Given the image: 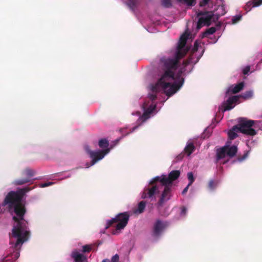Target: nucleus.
Returning <instances> with one entry per match:
<instances>
[{"mask_svg": "<svg viewBox=\"0 0 262 262\" xmlns=\"http://www.w3.org/2000/svg\"><path fill=\"white\" fill-rule=\"evenodd\" d=\"M187 39V34L182 35L178 43L177 51L174 57H163L160 59V63L162 65L164 73L156 84L152 86L153 92H157L158 91V88H161L167 96H171L183 85L184 81L183 78H181L179 81H176L173 83L171 82L176 79L174 72L178 68L179 60L184 56L188 51L184 49Z\"/></svg>", "mask_w": 262, "mask_h": 262, "instance_id": "f257e3e1", "label": "nucleus"}, {"mask_svg": "<svg viewBox=\"0 0 262 262\" xmlns=\"http://www.w3.org/2000/svg\"><path fill=\"white\" fill-rule=\"evenodd\" d=\"M13 208L17 216L13 217L16 224L13 226L12 235H10V244L12 248L17 250L27 239L29 232L27 231V223L24 219L26 211L25 206L21 202Z\"/></svg>", "mask_w": 262, "mask_h": 262, "instance_id": "f03ea898", "label": "nucleus"}, {"mask_svg": "<svg viewBox=\"0 0 262 262\" xmlns=\"http://www.w3.org/2000/svg\"><path fill=\"white\" fill-rule=\"evenodd\" d=\"M99 146L101 148H105L103 150L92 151L88 147L86 148L88 154L92 159V162L90 165L86 164V167H89L91 165H94L99 160L102 159L105 155L110 152V149L108 148L109 143L106 139H101L99 141Z\"/></svg>", "mask_w": 262, "mask_h": 262, "instance_id": "7ed1b4c3", "label": "nucleus"}, {"mask_svg": "<svg viewBox=\"0 0 262 262\" xmlns=\"http://www.w3.org/2000/svg\"><path fill=\"white\" fill-rule=\"evenodd\" d=\"M130 214L128 212H124L118 213L115 217L108 220L107 222V226L105 228L107 229L113 224L118 223L116 226L117 230H120L124 229L127 225L129 221Z\"/></svg>", "mask_w": 262, "mask_h": 262, "instance_id": "20e7f679", "label": "nucleus"}, {"mask_svg": "<svg viewBox=\"0 0 262 262\" xmlns=\"http://www.w3.org/2000/svg\"><path fill=\"white\" fill-rule=\"evenodd\" d=\"M197 16L199 17L196 26V28L198 30L203 26H209L212 21L215 22L216 21L212 11H199L197 13Z\"/></svg>", "mask_w": 262, "mask_h": 262, "instance_id": "39448f33", "label": "nucleus"}, {"mask_svg": "<svg viewBox=\"0 0 262 262\" xmlns=\"http://www.w3.org/2000/svg\"><path fill=\"white\" fill-rule=\"evenodd\" d=\"M255 121L252 120H248L246 118L239 119L238 124H237L239 132L249 136H254L256 134V131L252 128Z\"/></svg>", "mask_w": 262, "mask_h": 262, "instance_id": "423d86ee", "label": "nucleus"}, {"mask_svg": "<svg viewBox=\"0 0 262 262\" xmlns=\"http://www.w3.org/2000/svg\"><path fill=\"white\" fill-rule=\"evenodd\" d=\"M180 176V171L179 170H172L168 174V177L162 175V177H156L151 181V184L154 183L155 182H159L161 185H169L172 186L173 181L176 180Z\"/></svg>", "mask_w": 262, "mask_h": 262, "instance_id": "0eeeda50", "label": "nucleus"}, {"mask_svg": "<svg viewBox=\"0 0 262 262\" xmlns=\"http://www.w3.org/2000/svg\"><path fill=\"white\" fill-rule=\"evenodd\" d=\"M22 199L21 195L16 191H10L6 196L3 203V205H8L10 209H12L13 206L21 202Z\"/></svg>", "mask_w": 262, "mask_h": 262, "instance_id": "6e6552de", "label": "nucleus"}, {"mask_svg": "<svg viewBox=\"0 0 262 262\" xmlns=\"http://www.w3.org/2000/svg\"><path fill=\"white\" fill-rule=\"evenodd\" d=\"M36 173V171L29 167L25 168L21 171V175L25 178L15 180L13 184L15 185H22L28 183H30L32 181L33 177Z\"/></svg>", "mask_w": 262, "mask_h": 262, "instance_id": "1a4fd4ad", "label": "nucleus"}, {"mask_svg": "<svg viewBox=\"0 0 262 262\" xmlns=\"http://www.w3.org/2000/svg\"><path fill=\"white\" fill-rule=\"evenodd\" d=\"M151 181L149 183V185H151V186L144 189L142 195V199L152 198L156 193L159 192V187L157 184L158 182H155L153 184H151Z\"/></svg>", "mask_w": 262, "mask_h": 262, "instance_id": "9d476101", "label": "nucleus"}, {"mask_svg": "<svg viewBox=\"0 0 262 262\" xmlns=\"http://www.w3.org/2000/svg\"><path fill=\"white\" fill-rule=\"evenodd\" d=\"M166 226V223L157 220L154 225L152 236L155 238L159 237Z\"/></svg>", "mask_w": 262, "mask_h": 262, "instance_id": "9b49d317", "label": "nucleus"}, {"mask_svg": "<svg viewBox=\"0 0 262 262\" xmlns=\"http://www.w3.org/2000/svg\"><path fill=\"white\" fill-rule=\"evenodd\" d=\"M162 185L164 186V188L158 202L159 206H162L165 202L169 200L171 197V188L172 186L169 185Z\"/></svg>", "mask_w": 262, "mask_h": 262, "instance_id": "f8f14e48", "label": "nucleus"}, {"mask_svg": "<svg viewBox=\"0 0 262 262\" xmlns=\"http://www.w3.org/2000/svg\"><path fill=\"white\" fill-rule=\"evenodd\" d=\"M239 98V96H233L229 97L223 103L224 111H229L232 109L235 106V103L238 101Z\"/></svg>", "mask_w": 262, "mask_h": 262, "instance_id": "ddd939ff", "label": "nucleus"}, {"mask_svg": "<svg viewBox=\"0 0 262 262\" xmlns=\"http://www.w3.org/2000/svg\"><path fill=\"white\" fill-rule=\"evenodd\" d=\"M244 86V82H241L238 83L236 85H231L229 86L227 91H226V95H229L231 93L232 94H236L242 91Z\"/></svg>", "mask_w": 262, "mask_h": 262, "instance_id": "4468645a", "label": "nucleus"}, {"mask_svg": "<svg viewBox=\"0 0 262 262\" xmlns=\"http://www.w3.org/2000/svg\"><path fill=\"white\" fill-rule=\"evenodd\" d=\"M71 256L74 262H86L88 260L86 256L77 251H73L72 253Z\"/></svg>", "mask_w": 262, "mask_h": 262, "instance_id": "2eb2a0df", "label": "nucleus"}, {"mask_svg": "<svg viewBox=\"0 0 262 262\" xmlns=\"http://www.w3.org/2000/svg\"><path fill=\"white\" fill-rule=\"evenodd\" d=\"M230 142L227 141L225 146H227V155L230 157H233L237 152V147L235 145L230 146Z\"/></svg>", "mask_w": 262, "mask_h": 262, "instance_id": "dca6fc26", "label": "nucleus"}, {"mask_svg": "<svg viewBox=\"0 0 262 262\" xmlns=\"http://www.w3.org/2000/svg\"><path fill=\"white\" fill-rule=\"evenodd\" d=\"M227 155V146H223L222 148L217 150L216 152V160L219 161L220 159H223Z\"/></svg>", "mask_w": 262, "mask_h": 262, "instance_id": "f3484780", "label": "nucleus"}, {"mask_svg": "<svg viewBox=\"0 0 262 262\" xmlns=\"http://www.w3.org/2000/svg\"><path fill=\"white\" fill-rule=\"evenodd\" d=\"M237 132H239V129L237 125L234 126L231 129H230L228 133L229 138L230 140H234L237 137Z\"/></svg>", "mask_w": 262, "mask_h": 262, "instance_id": "a211bd4d", "label": "nucleus"}, {"mask_svg": "<svg viewBox=\"0 0 262 262\" xmlns=\"http://www.w3.org/2000/svg\"><path fill=\"white\" fill-rule=\"evenodd\" d=\"M216 10L219 11L217 13L214 14L215 18L217 21L219 17L224 15L226 13L224 5H220L218 6Z\"/></svg>", "mask_w": 262, "mask_h": 262, "instance_id": "6ab92c4d", "label": "nucleus"}, {"mask_svg": "<svg viewBox=\"0 0 262 262\" xmlns=\"http://www.w3.org/2000/svg\"><path fill=\"white\" fill-rule=\"evenodd\" d=\"M195 147L192 143H190L185 147L184 150L188 156H190L194 150Z\"/></svg>", "mask_w": 262, "mask_h": 262, "instance_id": "aec40b11", "label": "nucleus"}, {"mask_svg": "<svg viewBox=\"0 0 262 262\" xmlns=\"http://www.w3.org/2000/svg\"><path fill=\"white\" fill-rule=\"evenodd\" d=\"M146 206V202L145 201H141L139 204L138 206L137 210H136L135 212H138L139 213H141L143 212Z\"/></svg>", "mask_w": 262, "mask_h": 262, "instance_id": "412c9836", "label": "nucleus"}, {"mask_svg": "<svg viewBox=\"0 0 262 262\" xmlns=\"http://www.w3.org/2000/svg\"><path fill=\"white\" fill-rule=\"evenodd\" d=\"M216 29L215 27H212L207 29L203 34V37H207L209 35L213 34Z\"/></svg>", "mask_w": 262, "mask_h": 262, "instance_id": "4be33fe9", "label": "nucleus"}, {"mask_svg": "<svg viewBox=\"0 0 262 262\" xmlns=\"http://www.w3.org/2000/svg\"><path fill=\"white\" fill-rule=\"evenodd\" d=\"M34 188V187H33L32 188L29 187H26L20 189L17 192L19 193V195H21V199H23V196L26 192H29V191L33 189Z\"/></svg>", "mask_w": 262, "mask_h": 262, "instance_id": "5701e85b", "label": "nucleus"}, {"mask_svg": "<svg viewBox=\"0 0 262 262\" xmlns=\"http://www.w3.org/2000/svg\"><path fill=\"white\" fill-rule=\"evenodd\" d=\"M150 115L149 114V113L145 111L143 115L139 118L138 121H141V123H143L148 119Z\"/></svg>", "mask_w": 262, "mask_h": 262, "instance_id": "b1692460", "label": "nucleus"}, {"mask_svg": "<svg viewBox=\"0 0 262 262\" xmlns=\"http://www.w3.org/2000/svg\"><path fill=\"white\" fill-rule=\"evenodd\" d=\"M138 3V0H128L127 5L132 9L134 10Z\"/></svg>", "mask_w": 262, "mask_h": 262, "instance_id": "393cba45", "label": "nucleus"}, {"mask_svg": "<svg viewBox=\"0 0 262 262\" xmlns=\"http://www.w3.org/2000/svg\"><path fill=\"white\" fill-rule=\"evenodd\" d=\"M217 181H215L213 180H210L209 181V183L208 184V187L209 189L213 190L217 186Z\"/></svg>", "mask_w": 262, "mask_h": 262, "instance_id": "a878e982", "label": "nucleus"}, {"mask_svg": "<svg viewBox=\"0 0 262 262\" xmlns=\"http://www.w3.org/2000/svg\"><path fill=\"white\" fill-rule=\"evenodd\" d=\"M188 179L189 181L188 186H191L193 182L194 181V178L192 172H189L187 173Z\"/></svg>", "mask_w": 262, "mask_h": 262, "instance_id": "bb28decb", "label": "nucleus"}, {"mask_svg": "<svg viewBox=\"0 0 262 262\" xmlns=\"http://www.w3.org/2000/svg\"><path fill=\"white\" fill-rule=\"evenodd\" d=\"M253 95V92L252 91H246L242 95V97L245 99H248L252 97Z\"/></svg>", "mask_w": 262, "mask_h": 262, "instance_id": "cd10ccee", "label": "nucleus"}, {"mask_svg": "<svg viewBox=\"0 0 262 262\" xmlns=\"http://www.w3.org/2000/svg\"><path fill=\"white\" fill-rule=\"evenodd\" d=\"M179 2H183L188 6H193L195 5V0H178Z\"/></svg>", "mask_w": 262, "mask_h": 262, "instance_id": "c85d7f7f", "label": "nucleus"}, {"mask_svg": "<svg viewBox=\"0 0 262 262\" xmlns=\"http://www.w3.org/2000/svg\"><path fill=\"white\" fill-rule=\"evenodd\" d=\"M162 5L166 8H169L171 6L170 0H162Z\"/></svg>", "mask_w": 262, "mask_h": 262, "instance_id": "c756f323", "label": "nucleus"}, {"mask_svg": "<svg viewBox=\"0 0 262 262\" xmlns=\"http://www.w3.org/2000/svg\"><path fill=\"white\" fill-rule=\"evenodd\" d=\"M54 183L53 182H48L46 183H41L39 185V187L43 188L52 185Z\"/></svg>", "mask_w": 262, "mask_h": 262, "instance_id": "7c9ffc66", "label": "nucleus"}, {"mask_svg": "<svg viewBox=\"0 0 262 262\" xmlns=\"http://www.w3.org/2000/svg\"><path fill=\"white\" fill-rule=\"evenodd\" d=\"M91 250L92 248L90 245H86L82 247V252L84 253L89 252Z\"/></svg>", "mask_w": 262, "mask_h": 262, "instance_id": "2f4dec72", "label": "nucleus"}, {"mask_svg": "<svg viewBox=\"0 0 262 262\" xmlns=\"http://www.w3.org/2000/svg\"><path fill=\"white\" fill-rule=\"evenodd\" d=\"M192 58L191 57H189L187 59L183 61V64L185 67L188 66V64L192 63Z\"/></svg>", "mask_w": 262, "mask_h": 262, "instance_id": "473e14b6", "label": "nucleus"}, {"mask_svg": "<svg viewBox=\"0 0 262 262\" xmlns=\"http://www.w3.org/2000/svg\"><path fill=\"white\" fill-rule=\"evenodd\" d=\"M253 7H257L262 4V0H253Z\"/></svg>", "mask_w": 262, "mask_h": 262, "instance_id": "72a5a7b5", "label": "nucleus"}, {"mask_svg": "<svg viewBox=\"0 0 262 262\" xmlns=\"http://www.w3.org/2000/svg\"><path fill=\"white\" fill-rule=\"evenodd\" d=\"M242 18V16L241 15H236V16H234L232 19V22L233 24H235L237 22H238L239 20H241Z\"/></svg>", "mask_w": 262, "mask_h": 262, "instance_id": "f704fd0d", "label": "nucleus"}, {"mask_svg": "<svg viewBox=\"0 0 262 262\" xmlns=\"http://www.w3.org/2000/svg\"><path fill=\"white\" fill-rule=\"evenodd\" d=\"M119 257L118 254H116L114 255L111 259L112 262H118L119 261Z\"/></svg>", "mask_w": 262, "mask_h": 262, "instance_id": "c9c22d12", "label": "nucleus"}, {"mask_svg": "<svg viewBox=\"0 0 262 262\" xmlns=\"http://www.w3.org/2000/svg\"><path fill=\"white\" fill-rule=\"evenodd\" d=\"M250 67L248 66H246V67L244 68V69H243V73L244 74V75H247L249 72L250 71Z\"/></svg>", "mask_w": 262, "mask_h": 262, "instance_id": "e433bc0d", "label": "nucleus"}, {"mask_svg": "<svg viewBox=\"0 0 262 262\" xmlns=\"http://www.w3.org/2000/svg\"><path fill=\"white\" fill-rule=\"evenodd\" d=\"M148 97L151 101H153L157 99V95L156 94H149Z\"/></svg>", "mask_w": 262, "mask_h": 262, "instance_id": "4c0bfd02", "label": "nucleus"}, {"mask_svg": "<svg viewBox=\"0 0 262 262\" xmlns=\"http://www.w3.org/2000/svg\"><path fill=\"white\" fill-rule=\"evenodd\" d=\"M199 43L197 41H195L194 43V46L192 49L193 52H196L198 50Z\"/></svg>", "mask_w": 262, "mask_h": 262, "instance_id": "58836bf2", "label": "nucleus"}, {"mask_svg": "<svg viewBox=\"0 0 262 262\" xmlns=\"http://www.w3.org/2000/svg\"><path fill=\"white\" fill-rule=\"evenodd\" d=\"M209 0H202L200 3V6L201 7L205 6L206 5L208 4Z\"/></svg>", "mask_w": 262, "mask_h": 262, "instance_id": "ea45409f", "label": "nucleus"}, {"mask_svg": "<svg viewBox=\"0 0 262 262\" xmlns=\"http://www.w3.org/2000/svg\"><path fill=\"white\" fill-rule=\"evenodd\" d=\"M155 109V107L149 106L145 111H146L147 113H149V114L150 115L153 111Z\"/></svg>", "mask_w": 262, "mask_h": 262, "instance_id": "a19ab883", "label": "nucleus"}, {"mask_svg": "<svg viewBox=\"0 0 262 262\" xmlns=\"http://www.w3.org/2000/svg\"><path fill=\"white\" fill-rule=\"evenodd\" d=\"M187 212V208L185 207H183L181 209V214L185 215Z\"/></svg>", "mask_w": 262, "mask_h": 262, "instance_id": "79ce46f5", "label": "nucleus"}, {"mask_svg": "<svg viewBox=\"0 0 262 262\" xmlns=\"http://www.w3.org/2000/svg\"><path fill=\"white\" fill-rule=\"evenodd\" d=\"M251 5L253 6L252 2H248L246 6V9L247 10V9H249L248 11H249L250 10V7Z\"/></svg>", "mask_w": 262, "mask_h": 262, "instance_id": "37998d69", "label": "nucleus"}, {"mask_svg": "<svg viewBox=\"0 0 262 262\" xmlns=\"http://www.w3.org/2000/svg\"><path fill=\"white\" fill-rule=\"evenodd\" d=\"M138 125H137V126H135V127H133V128H132L131 130H130L129 132H128V133H127L125 134L124 135V136H126V135H127L129 134L130 133L133 132H134V131L136 128H138Z\"/></svg>", "mask_w": 262, "mask_h": 262, "instance_id": "c03bdc74", "label": "nucleus"}, {"mask_svg": "<svg viewBox=\"0 0 262 262\" xmlns=\"http://www.w3.org/2000/svg\"><path fill=\"white\" fill-rule=\"evenodd\" d=\"M190 186H188V185L183 189V190L182 191V194H185L188 191V189L189 188Z\"/></svg>", "mask_w": 262, "mask_h": 262, "instance_id": "a18cd8bd", "label": "nucleus"}, {"mask_svg": "<svg viewBox=\"0 0 262 262\" xmlns=\"http://www.w3.org/2000/svg\"><path fill=\"white\" fill-rule=\"evenodd\" d=\"M12 255L14 256V258H15V259H17L19 256V253L18 252H14L12 254Z\"/></svg>", "mask_w": 262, "mask_h": 262, "instance_id": "49530a36", "label": "nucleus"}, {"mask_svg": "<svg viewBox=\"0 0 262 262\" xmlns=\"http://www.w3.org/2000/svg\"><path fill=\"white\" fill-rule=\"evenodd\" d=\"M102 262H110V260L108 259H104L102 261Z\"/></svg>", "mask_w": 262, "mask_h": 262, "instance_id": "de8ad7c7", "label": "nucleus"}, {"mask_svg": "<svg viewBox=\"0 0 262 262\" xmlns=\"http://www.w3.org/2000/svg\"><path fill=\"white\" fill-rule=\"evenodd\" d=\"M124 130H125V129H124V128H122V129H121L120 130V131L122 133H124Z\"/></svg>", "mask_w": 262, "mask_h": 262, "instance_id": "09e8293b", "label": "nucleus"}, {"mask_svg": "<svg viewBox=\"0 0 262 262\" xmlns=\"http://www.w3.org/2000/svg\"><path fill=\"white\" fill-rule=\"evenodd\" d=\"M182 73V71H181V72L179 74V77L180 76Z\"/></svg>", "mask_w": 262, "mask_h": 262, "instance_id": "8fccbe9b", "label": "nucleus"}]
</instances>
